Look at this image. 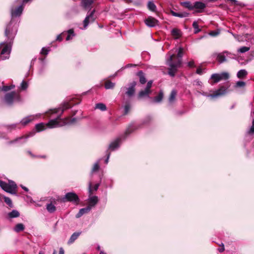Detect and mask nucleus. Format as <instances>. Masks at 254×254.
<instances>
[{"label": "nucleus", "mask_w": 254, "mask_h": 254, "mask_svg": "<svg viewBox=\"0 0 254 254\" xmlns=\"http://www.w3.org/2000/svg\"><path fill=\"white\" fill-rule=\"evenodd\" d=\"M193 6L194 8L202 10L205 8L206 5L202 2L196 1L194 3Z\"/></svg>", "instance_id": "20"}, {"label": "nucleus", "mask_w": 254, "mask_h": 254, "mask_svg": "<svg viewBox=\"0 0 254 254\" xmlns=\"http://www.w3.org/2000/svg\"><path fill=\"white\" fill-rule=\"evenodd\" d=\"M171 34L175 37L176 39H177L181 36V31L177 28H174L171 31Z\"/></svg>", "instance_id": "27"}, {"label": "nucleus", "mask_w": 254, "mask_h": 254, "mask_svg": "<svg viewBox=\"0 0 254 254\" xmlns=\"http://www.w3.org/2000/svg\"><path fill=\"white\" fill-rule=\"evenodd\" d=\"M46 208L48 212L50 213H53L56 210V207L54 204H53L52 202L50 203H48L46 205Z\"/></svg>", "instance_id": "26"}, {"label": "nucleus", "mask_w": 254, "mask_h": 254, "mask_svg": "<svg viewBox=\"0 0 254 254\" xmlns=\"http://www.w3.org/2000/svg\"><path fill=\"white\" fill-rule=\"evenodd\" d=\"M94 1V0H82L81 5L84 9L90 8Z\"/></svg>", "instance_id": "15"}, {"label": "nucleus", "mask_w": 254, "mask_h": 254, "mask_svg": "<svg viewBox=\"0 0 254 254\" xmlns=\"http://www.w3.org/2000/svg\"><path fill=\"white\" fill-rule=\"evenodd\" d=\"M189 14L187 12H180L178 13V17L183 18L188 16Z\"/></svg>", "instance_id": "46"}, {"label": "nucleus", "mask_w": 254, "mask_h": 254, "mask_svg": "<svg viewBox=\"0 0 254 254\" xmlns=\"http://www.w3.org/2000/svg\"><path fill=\"white\" fill-rule=\"evenodd\" d=\"M121 143V139L117 138L110 143L109 149L111 151H114L120 147Z\"/></svg>", "instance_id": "13"}, {"label": "nucleus", "mask_w": 254, "mask_h": 254, "mask_svg": "<svg viewBox=\"0 0 254 254\" xmlns=\"http://www.w3.org/2000/svg\"><path fill=\"white\" fill-rule=\"evenodd\" d=\"M28 87V84L25 81H23L20 84V88L21 90H25Z\"/></svg>", "instance_id": "43"}, {"label": "nucleus", "mask_w": 254, "mask_h": 254, "mask_svg": "<svg viewBox=\"0 0 254 254\" xmlns=\"http://www.w3.org/2000/svg\"><path fill=\"white\" fill-rule=\"evenodd\" d=\"M39 254H43L42 252H40L39 253Z\"/></svg>", "instance_id": "64"}, {"label": "nucleus", "mask_w": 254, "mask_h": 254, "mask_svg": "<svg viewBox=\"0 0 254 254\" xmlns=\"http://www.w3.org/2000/svg\"><path fill=\"white\" fill-rule=\"evenodd\" d=\"M11 51V45H6L3 48L1 52V59L5 60L9 58V55Z\"/></svg>", "instance_id": "12"}, {"label": "nucleus", "mask_w": 254, "mask_h": 254, "mask_svg": "<svg viewBox=\"0 0 254 254\" xmlns=\"http://www.w3.org/2000/svg\"><path fill=\"white\" fill-rule=\"evenodd\" d=\"M16 127V125L15 124H13V125H11V128H14V127Z\"/></svg>", "instance_id": "62"}, {"label": "nucleus", "mask_w": 254, "mask_h": 254, "mask_svg": "<svg viewBox=\"0 0 254 254\" xmlns=\"http://www.w3.org/2000/svg\"><path fill=\"white\" fill-rule=\"evenodd\" d=\"M72 105L68 102H64L58 108L49 110L46 114L48 116H51L54 114H58L60 111L61 113L58 115L54 119L50 120L47 124L43 123L36 124L35 129L37 132L42 131L47 128H53L63 127L66 125H70L74 123L76 118L70 119L69 117L62 119L61 116L64 112L72 107Z\"/></svg>", "instance_id": "1"}, {"label": "nucleus", "mask_w": 254, "mask_h": 254, "mask_svg": "<svg viewBox=\"0 0 254 254\" xmlns=\"http://www.w3.org/2000/svg\"><path fill=\"white\" fill-rule=\"evenodd\" d=\"M138 75L139 76V81L141 84H144L146 82V78L145 76L143 75V72L142 71H140L138 72Z\"/></svg>", "instance_id": "33"}, {"label": "nucleus", "mask_w": 254, "mask_h": 254, "mask_svg": "<svg viewBox=\"0 0 254 254\" xmlns=\"http://www.w3.org/2000/svg\"><path fill=\"white\" fill-rule=\"evenodd\" d=\"M246 85V83L245 82L242 81H238L236 83V87H244Z\"/></svg>", "instance_id": "47"}, {"label": "nucleus", "mask_w": 254, "mask_h": 254, "mask_svg": "<svg viewBox=\"0 0 254 254\" xmlns=\"http://www.w3.org/2000/svg\"><path fill=\"white\" fill-rule=\"evenodd\" d=\"M21 188L24 190H25V191H27L28 190V189L25 187H24L23 186H21Z\"/></svg>", "instance_id": "61"}, {"label": "nucleus", "mask_w": 254, "mask_h": 254, "mask_svg": "<svg viewBox=\"0 0 254 254\" xmlns=\"http://www.w3.org/2000/svg\"><path fill=\"white\" fill-rule=\"evenodd\" d=\"M91 210V207L87 206L86 207L81 208L79 210V212L76 214V218H80L82 215L85 213H87Z\"/></svg>", "instance_id": "14"}, {"label": "nucleus", "mask_w": 254, "mask_h": 254, "mask_svg": "<svg viewBox=\"0 0 254 254\" xmlns=\"http://www.w3.org/2000/svg\"><path fill=\"white\" fill-rule=\"evenodd\" d=\"M188 65L190 67H192L195 66L194 62L193 61H191L189 62L188 63Z\"/></svg>", "instance_id": "53"}, {"label": "nucleus", "mask_w": 254, "mask_h": 254, "mask_svg": "<svg viewBox=\"0 0 254 254\" xmlns=\"http://www.w3.org/2000/svg\"><path fill=\"white\" fill-rule=\"evenodd\" d=\"M95 108L100 110L102 111H105L107 110V107L105 104L103 103H97L95 105Z\"/></svg>", "instance_id": "29"}, {"label": "nucleus", "mask_w": 254, "mask_h": 254, "mask_svg": "<svg viewBox=\"0 0 254 254\" xmlns=\"http://www.w3.org/2000/svg\"><path fill=\"white\" fill-rule=\"evenodd\" d=\"M177 95V91L175 90H172L169 97V102L172 104L174 102Z\"/></svg>", "instance_id": "22"}, {"label": "nucleus", "mask_w": 254, "mask_h": 254, "mask_svg": "<svg viewBox=\"0 0 254 254\" xmlns=\"http://www.w3.org/2000/svg\"><path fill=\"white\" fill-rule=\"evenodd\" d=\"M192 27L194 29V34H197L201 31V29L199 28L198 23L196 21H193L192 23Z\"/></svg>", "instance_id": "34"}, {"label": "nucleus", "mask_w": 254, "mask_h": 254, "mask_svg": "<svg viewBox=\"0 0 254 254\" xmlns=\"http://www.w3.org/2000/svg\"><path fill=\"white\" fill-rule=\"evenodd\" d=\"M150 92V90H149L146 88H145L144 90H141L139 92L138 97L139 98H143L144 97H148Z\"/></svg>", "instance_id": "21"}, {"label": "nucleus", "mask_w": 254, "mask_h": 254, "mask_svg": "<svg viewBox=\"0 0 254 254\" xmlns=\"http://www.w3.org/2000/svg\"><path fill=\"white\" fill-rule=\"evenodd\" d=\"M130 109V106L128 104H127L124 106V114H127Z\"/></svg>", "instance_id": "42"}, {"label": "nucleus", "mask_w": 254, "mask_h": 254, "mask_svg": "<svg viewBox=\"0 0 254 254\" xmlns=\"http://www.w3.org/2000/svg\"><path fill=\"white\" fill-rule=\"evenodd\" d=\"M136 127L133 125H130L128 128L127 129L126 132H125V134L127 135H128V134H129L130 133H131L133 130H134L135 129H136Z\"/></svg>", "instance_id": "30"}, {"label": "nucleus", "mask_w": 254, "mask_h": 254, "mask_svg": "<svg viewBox=\"0 0 254 254\" xmlns=\"http://www.w3.org/2000/svg\"><path fill=\"white\" fill-rule=\"evenodd\" d=\"M0 187L5 191L12 194L17 193V186L14 182L9 181L8 183L0 180Z\"/></svg>", "instance_id": "4"}, {"label": "nucleus", "mask_w": 254, "mask_h": 254, "mask_svg": "<svg viewBox=\"0 0 254 254\" xmlns=\"http://www.w3.org/2000/svg\"><path fill=\"white\" fill-rule=\"evenodd\" d=\"M98 201V198L97 196H90L89 198V204L88 206H90L91 208L93 206H94Z\"/></svg>", "instance_id": "16"}, {"label": "nucleus", "mask_w": 254, "mask_h": 254, "mask_svg": "<svg viewBox=\"0 0 254 254\" xmlns=\"http://www.w3.org/2000/svg\"><path fill=\"white\" fill-rule=\"evenodd\" d=\"M136 85V82L135 81H133L130 83L129 86L128 88L124 87L122 88L123 89H126L127 91L126 92V94L129 97L132 96L135 92L134 87Z\"/></svg>", "instance_id": "11"}, {"label": "nucleus", "mask_w": 254, "mask_h": 254, "mask_svg": "<svg viewBox=\"0 0 254 254\" xmlns=\"http://www.w3.org/2000/svg\"><path fill=\"white\" fill-rule=\"evenodd\" d=\"M65 33V32L64 31L61 34L58 35L57 37L56 40L59 41L60 42L62 41L63 40V37L62 36Z\"/></svg>", "instance_id": "48"}, {"label": "nucleus", "mask_w": 254, "mask_h": 254, "mask_svg": "<svg viewBox=\"0 0 254 254\" xmlns=\"http://www.w3.org/2000/svg\"><path fill=\"white\" fill-rule=\"evenodd\" d=\"M95 10L93 9L90 13L87 15L83 21L84 28L86 29L88 25L89 22H94L97 18V16L95 14Z\"/></svg>", "instance_id": "8"}, {"label": "nucleus", "mask_w": 254, "mask_h": 254, "mask_svg": "<svg viewBox=\"0 0 254 254\" xmlns=\"http://www.w3.org/2000/svg\"><path fill=\"white\" fill-rule=\"evenodd\" d=\"M197 92L199 94H201L203 96L214 98H217L219 96L225 95L227 93V89L224 87L222 86L220 87L219 89L215 91L214 93L212 94H208L207 93L204 92H201L199 91H197Z\"/></svg>", "instance_id": "6"}, {"label": "nucleus", "mask_w": 254, "mask_h": 254, "mask_svg": "<svg viewBox=\"0 0 254 254\" xmlns=\"http://www.w3.org/2000/svg\"><path fill=\"white\" fill-rule=\"evenodd\" d=\"M24 229V225L21 223L17 224L15 225V227L14 228V231L16 232H19L20 231H23Z\"/></svg>", "instance_id": "28"}, {"label": "nucleus", "mask_w": 254, "mask_h": 254, "mask_svg": "<svg viewBox=\"0 0 254 254\" xmlns=\"http://www.w3.org/2000/svg\"><path fill=\"white\" fill-rule=\"evenodd\" d=\"M229 75L227 72H223L221 74L214 73L212 74L211 78L214 80V83H217L222 79H227Z\"/></svg>", "instance_id": "9"}, {"label": "nucleus", "mask_w": 254, "mask_h": 254, "mask_svg": "<svg viewBox=\"0 0 254 254\" xmlns=\"http://www.w3.org/2000/svg\"><path fill=\"white\" fill-rule=\"evenodd\" d=\"M81 232H75L70 236L69 239L68 241V244H72L79 236Z\"/></svg>", "instance_id": "19"}, {"label": "nucleus", "mask_w": 254, "mask_h": 254, "mask_svg": "<svg viewBox=\"0 0 254 254\" xmlns=\"http://www.w3.org/2000/svg\"><path fill=\"white\" fill-rule=\"evenodd\" d=\"M163 98V93L162 91H161L159 92L158 96H157L155 98L154 101L156 102H157V103L160 102L162 101Z\"/></svg>", "instance_id": "36"}, {"label": "nucleus", "mask_w": 254, "mask_h": 254, "mask_svg": "<svg viewBox=\"0 0 254 254\" xmlns=\"http://www.w3.org/2000/svg\"><path fill=\"white\" fill-rule=\"evenodd\" d=\"M14 86H3L2 88V90L3 91H7L13 88Z\"/></svg>", "instance_id": "49"}, {"label": "nucleus", "mask_w": 254, "mask_h": 254, "mask_svg": "<svg viewBox=\"0 0 254 254\" xmlns=\"http://www.w3.org/2000/svg\"><path fill=\"white\" fill-rule=\"evenodd\" d=\"M186 7L190 9H193L194 8L193 5H192L190 1H185L183 3Z\"/></svg>", "instance_id": "40"}, {"label": "nucleus", "mask_w": 254, "mask_h": 254, "mask_svg": "<svg viewBox=\"0 0 254 254\" xmlns=\"http://www.w3.org/2000/svg\"><path fill=\"white\" fill-rule=\"evenodd\" d=\"M136 66L135 64H127L125 67H122L121 69H125V68H129V67H133V66Z\"/></svg>", "instance_id": "52"}, {"label": "nucleus", "mask_w": 254, "mask_h": 254, "mask_svg": "<svg viewBox=\"0 0 254 254\" xmlns=\"http://www.w3.org/2000/svg\"><path fill=\"white\" fill-rule=\"evenodd\" d=\"M50 51V50L48 48H43L41 51V54L43 55H47Z\"/></svg>", "instance_id": "44"}, {"label": "nucleus", "mask_w": 254, "mask_h": 254, "mask_svg": "<svg viewBox=\"0 0 254 254\" xmlns=\"http://www.w3.org/2000/svg\"><path fill=\"white\" fill-rule=\"evenodd\" d=\"M115 86V83L110 81H107L105 84V87L107 89H112Z\"/></svg>", "instance_id": "35"}, {"label": "nucleus", "mask_w": 254, "mask_h": 254, "mask_svg": "<svg viewBox=\"0 0 254 254\" xmlns=\"http://www.w3.org/2000/svg\"><path fill=\"white\" fill-rule=\"evenodd\" d=\"M145 23L149 27H153L158 25L159 21L155 18L149 16L145 20Z\"/></svg>", "instance_id": "10"}, {"label": "nucleus", "mask_w": 254, "mask_h": 254, "mask_svg": "<svg viewBox=\"0 0 254 254\" xmlns=\"http://www.w3.org/2000/svg\"><path fill=\"white\" fill-rule=\"evenodd\" d=\"M250 50V48L248 47H242L240 48L238 51L241 53H245Z\"/></svg>", "instance_id": "41"}, {"label": "nucleus", "mask_w": 254, "mask_h": 254, "mask_svg": "<svg viewBox=\"0 0 254 254\" xmlns=\"http://www.w3.org/2000/svg\"><path fill=\"white\" fill-rule=\"evenodd\" d=\"M171 14L174 16H176V17H178V12H176L173 10H171Z\"/></svg>", "instance_id": "57"}, {"label": "nucleus", "mask_w": 254, "mask_h": 254, "mask_svg": "<svg viewBox=\"0 0 254 254\" xmlns=\"http://www.w3.org/2000/svg\"><path fill=\"white\" fill-rule=\"evenodd\" d=\"M31 117L30 116L27 117L25 118H24L21 122V124L23 126L27 125L31 121Z\"/></svg>", "instance_id": "37"}, {"label": "nucleus", "mask_w": 254, "mask_h": 254, "mask_svg": "<svg viewBox=\"0 0 254 254\" xmlns=\"http://www.w3.org/2000/svg\"><path fill=\"white\" fill-rule=\"evenodd\" d=\"M29 0H23L22 4L16 7H12L11 8V20L9 23L6 26L5 30V36L7 39V42H8L10 44L12 43L17 32L18 24L17 22H15L14 18L19 16L21 14L23 10V4L27 2Z\"/></svg>", "instance_id": "2"}, {"label": "nucleus", "mask_w": 254, "mask_h": 254, "mask_svg": "<svg viewBox=\"0 0 254 254\" xmlns=\"http://www.w3.org/2000/svg\"><path fill=\"white\" fill-rule=\"evenodd\" d=\"M196 73L198 74L201 75L203 73L202 69L200 67H198L197 68Z\"/></svg>", "instance_id": "55"}, {"label": "nucleus", "mask_w": 254, "mask_h": 254, "mask_svg": "<svg viewBox=\"0 0 254 254\" xmlns=\"http://www.w3.org/2000/svg\"><path fill=\"white\" fill-rule=\"evenodd\" d=\"M183 55V49L180 48L178 54L176 55L175 54H171L166 60V64L169 66L168 74L172 77L175 75L178 69L181 66L182 58Z\"/></svg>", "instance_id": "3"}, {"label": "nucleus", "mask_w": 254, "mask_h": 254, "mask_svg": "<svg viewBox=\"0 0 254 254\" xmlns=\"http://www.w3.org/2000/svg\"><path fill=\"white\" fill-rule=\"evenodd\" d=\"M99 168H100L99 161H98L94 164L93 167L91 170V173H93L94 172L97 171L99 169Z\"/></svg>", "instance_id": "38"}, {"label": "nucleus", "mask_w": 254, "mask_h": 254, "mask_svg": "<svg viewBox=\"0 0 254 254\" xmlns=\"http://www.w3.org/2000/svg\"><path fill=\"white\" fill-rule=\"evenodd\" d=\"M217 59L220 63H222L226 61V57L224 54H219L217 56Z\"/></svg>", "instance_id": "31"}, {"label": "nucleus", "mask_w": 254, "mask_h": 254, "mask_svg": "<svg viewBox=\"0 0 254 254\" xmlns=\"http://www.w3.org/2000/svg\"><path fill=\"white\" fill-rule=\"evenodd\" d=\"M152 80L149 81L147 83V85H146V87L145 88H146L147 89H148L149 90H150V88L152 86Z\"/></svg>", "instance_id": "51"}, {"label": "nucleus", "mask_w": 254, "mask_h": 254, "mask_svg": "<svg viewBox=\"0 0 254 254\" xmlns=\"http://www.w3.org/2000/svg\"><path fill=\"white\" fill-rule=\"evenodd\" d=\"M247 74V72L245 69H241L237 73V76L238 78H241L245 76Z\"/></svg>", "instance_id": "32"}, {"label": "nucleus", "mask_w": 254, "mask_h": 254, "mask_svg": "<svg viewBox=\"0 0 254 254\" xmlns=\"http://www.w3.org/2000/svg\"><path fill=\"white\" fill-rule=\"evenodd\" d=\"M220 246H221V248H219L218 249V250L219 252L222 253V252H224L225 250L224 245L223 243H222Z\"/></svg>", "instance_id": "54"}, {"label": "nucleus", "mask_w": 254, "mask_h": 254, "mask_svg": "<svg viewBox=\"0 0 254 254\" xmlns=\"http://www.w3.org/2000/svg\"><path fill=\"white\" fill-rule=\"evenodd\" d=\"M45 58H39V60L41 61L42 64H44Z\"/></svg>", "instance_id": "60"}, {"label": "nucleus", "mask_w": 254, "mask_h": 254, "mask_svg": "<svg viewBox=\"0 0 254 254\" xmlns=\"http://www.w3.org/2000/svg\"><path fill=\"white\" fill-rule=\"evenodd\" d=\"M193 85L195 86H198L201 87L202 86V83L198 80H195L193 82Z\"/></svg>", "instance_id": "45"}, {"label": "nucleus", "mask_w": 254, "mask_h": 254, "mask_svg": "<svg viewBox=\"0 0 254 254\" xmlns=\"http://www.w3.org/2000/svg\"><path fill=\"white\" fill-rule=\"evenodd\" d=\"M64 201H70L74 203L77 204L79 199L77 195L72 192H67L65 194L64 197L63 198Z\"/></svg>", "instance_id": "7"}, {"label": "nucleus", "mask_w": 254, "mask_h": 254, "mask_svg": "<svg viewBox=\"0 0 254 254\" xmlns=\"http://www.w3.org/2000/svg\"><path fill=\"white\" fill-rule=\"evenodd\" d=\"M147 8L149 10L153 12H156L157 10V7L156 5L153 2L149 1L147 3Z\"/></svg>", "instance_id": "25"}, {"label": "nucleus", "mask_w": 254, "mask_h": 254, "mask_svg": "<svg viewBox=\"0 0 254 254\" xmlns=\"http://www.w3.org/2000/svg\"><path fill=\"white\" fill-rule=\"evenodd\" d=\"M20 214L19 212L16 210H13L12 211L9 212L7 214L9 218H13L19 217Z\"/></svg>", "instance_id": "23"}, {"label": "nucleus", "mask_w": 254, "mask_h": 254, "mask_svg": "<svg viewBox=\"0 0 254 254\" xmlns=\"http://www.w3.org/2000/svg\"><path fill=\"white\" fill-rule=\"evenodd\" d=\"M59 254H64V251L63 248H60Z\"/></svg>", "instance_id": "59"}, {"label": "nucleus", "mask_w": 254, "mask_h": 254, "mask_svg": "<svg viewBox=\"0 0 254 254\" xmlns=\"http://www.w3.org/2000/svg\"><path fill=\"white\" fill-rule=\"evenodd\" d=\"M110 156V153H108V154H107V157L105 161V163L106 164H108Z\"/></svg>", "instance_id": "58"}, {"label": "nucleus", "mask_w": 254, "mask_h": 254, "mask_svg": "<svg viewBox=\"0 0 254 254\" xmlns=\"http://www.w3.org/2000/svg\"><path fill=\"white\" fill-rule=\"evenodd\" d=\"M4 100L7 105H11L14 103L20 102L21 97L18 93L11 92L5 95Z\"/></svg>", "instance_id": "5"}, {"label": "nucleus", "mask_w": 254, "mask_h": 254, "mask_svg": "<svg viewBox=\"0 0 254 254\" xmlns=\"http://www.w3.org/2000/svg\"><path fill=\"white\" fill-rule=\"evenodd\" d=\"M230 1L232 4H234L235 5H240L239 2L237 0H228Z\"/></svg>", "instance_id": "56"}, {"label": "nucleus", "mask_w": 254, "mask_h": 254, "mask_svg": "<svg viewBox=\"0 0 254 254\" xmlns=\"http://www.w3.org/2000/svg\"><path fill=\"white\" fill-rule=\"evenodd\" d=\"M5 202L10 207H13V204L11 199L8 197H4Z\"/></svg>", "instance_id": "39"}, {"label": "nucleus", "mask_w": 254, "mask_h": 254, "mask_svg": "<svg viewBox=\"0 0 254 254\" xmlns=\"http://www.w3.org/2000/svg\"><path fill=\"white\" fill-rule=\"evenodd\" d=\"M100 186V184H96L93 187V189H92V184L91 182L89 183L88 186V192L89 193V195H91L92 193V190L96 191Z\"/></svg>", "instance_id": "24"}, {"label": "nucleus", "mask_w": 254, "mask_h": 254, "mask_svg": "<svg viewBox=\"0 0 254 254\" xmlns=\"http://www.w3.org/2000/svg\"><path fill=\"white\" fill-rule=\"evenodd\" d=\"M30 135H25L21 137L18 138L11 141V143H13L15 142H20L21 143H25L26 142L27 139L29 138Z\"/></svg>", "instance_id": "18"}, {"label": "nucleus", "mask_w": 254, "mask_h": 254, "mask_svg": "<svg viewBox=\"0 0 254 254\" xmlns=\"http://www.w3.org/2000/svg\"><path fill=\"white\" fill-rule=\"evenodd\" d=\"M100 254H106V253H105L104 252L101 251H100Z\"/></svg>", "instance_id": "63"}, {"label": "nucleus", "mask_w": 254, "mask_h": 254, "mask_svg": "<svg viewBox=\"0 0 254 254\" xmlns=\"http://www.w3.org/2000/svg\"><path fill=\"white\" fill-rule=\"evenodd\" d=\"M65 32V33L67 34V35L66 38V41H69L70 40H72L73 38L75 36V34L73 29H70Z\"/></svg>", "instance_id": "17"}, {"label": "nucleus", "mask_w": 254, "mask_h": 254, "mask_svg": "<svg viewBox=\"0 0 254 254\" xmlns=\"http://www.w3.org/2000/svg\"><path fill=\"white\" fill-rule=\"evenodd\" d=\"M219 32L216 31H212L209 33V35L211 36H216L218 35Z\"/></svg>", "instance_id": "50"}]
</instances>
